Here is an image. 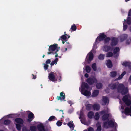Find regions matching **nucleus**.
<instances>
[{
    "instance_id": "nucleus-1",
    "label": "nucleus",
    "mask_w": 131,
    "mask_h": 131,
    "mask_svg": "<svg viewBox=\"0 0 131 131\" xmlns=\"http://www.w3.org/2000/svg\"><path fill=\"white\" fill-rule=\"evenodd\" d=\"M109 110L107 108L104 110L100 112H96L94 115V119L96 120H98L100 116H102V119L104 121V126L105 127L107 128L110 127H116L117 125L115 122L112 121L110 118V116H108V113L109 112Z\"/></svg>"
},
{
    "instance_id": "nucleus-2",
    "label": "nucleus",
    "mask_w": 131,
    "mask_h": 131,
    "mask_svg": "<svg viewBox=\"0 0 131 131\" xmlns=\"http://www.w3.org/2000/svg\"><path fill=\"white\" fill-rule=\"evenodd\" d=\"M57 46L58 45L57 44H54L50 46L49 47V52H48L47 53L49 54H56L55 57L56 58L57 57H59L60 58H61V56L62 55V54H60V52L59 50L60 48L58 47ZM58 61V58H56L54 61L51 63L50 65L51 66H52L54 64H57Z\"/></svg>"
},
{
    "instance_id": "nucleus-3",
    "label": "nucleus",
    "mask_w": 131,
    "mask_h": 131,
    "mask_svg": "<svg viewBox=\"0 0 131 131\" xmlns=\"http://www.w3.org/2000/svg\"><path fill=\"white\" fill-rule=\"evenodd\" d=\"M111 45H105L102 48V50L104 51L108 52L106 54L107 57H109L112 56L113 54L112 52V46L115 45L118 42V39L117 38H112L111 39Z\"/></svg>"
},
{
    "instance_id": "nucleus-4",
    "label": "nucleus",
    "mask_w": 131,
    "mask_h": 131,
    "mask_svg": "<svg viewBox=\"0 0 131 131\" xmlns=\"http://www.w3.org/2000/svg\"><path fill=\"white\" fill-rule=\"evenodd\" d=\"M89 86L87 83L83 82L79 88V90L82 94L86 97H89L91 93L90 90H89Z\"/></svg>"
},
{
    "instance_id": "nucleus-5",
    "label": "nucleus",
    "mask_w": 131,
    "mask_h": 131,
    "mask_svg": "<svg viewBox=\"0 0 131 131\" xmlns=\"http://www.w3.org/2000/svg\"><path fill=\"white\" fill-rule=\"evenodd\" d=\"M106 37V35L103 33H100L99 34L93 44L92 51H93L94 52H95V50L97 48V44L99 43L100 42L103 40Z\"/></svg>"
},
{
    "instance_id": "nucleus-6",
    "label": "nucleus",
    "mask_w": 131,
    "mask_h": 131,
    "mask_svg": "<svg viewBox=\"0 0 131 131\" xmlns=\"http://www.w3.org/2000/svg\"><path fill=\"white\" fill-rule=\"evenodd\" d=\"M117 91L121 93L122 94H125L128 91V89L127 88H125L123 84H120L118 86Z\"/></svg>"
},
{
    "instance_id": "nucleus-7",
    "label": "nucleus",
    "mask_w": 131,
    "mask_h": 131,
    "mask_svg": "<svg viewBox=\"0 0 131 131\" xmlns=\"http://www.w3.org/2000/svg\"><path fill=\"white\" fill-rule=\"evenodd\" d=\"M92 49L90 52L88 53L85 59V61L88 63H90L93 59V53H95V52H94V51H92Z\"/></svg>"
},
{
    "instance_id": "nucleus-8",
    "label": "nucleus",
    "mask_w": 131,
    "mask_h": 131,
    "mask_svg": "<svg viewBox=\"0 0 131 131\" xmlns=\"http://www.w3.org/2000/svg\"><path fill=\"white\" fill-rule=\"evenodd\" d=\"M122 100L127 105H129L131 104V98L129 95L124 96Z\"/></svg>"
},
{
    "instance_id": "nucleus-9",
    "label": "nucleus",
    "mask_w": 131,
    "mask_h": 131,
    "mask_svg": "<svg viewBox=\"0 0 131 131\" xmlns=\"http://www.w3.org/2000/svg\"><path fill=\"white\" fill-rule=\"evenodd\" d=\"M79 118L81 119V121L82 123L86 125H88L90 124V121H86L85 119L84 118L82 111H81V113Z\"/></svg>"
},
{
    "instance_id": "nucleus-10",
    "label": "nucleus",
    "mask_w": 131,
    "mask_h": 131,
    "mask_svg": "<svg viewBox=\"0 0 131 131\" xmlns=\"http://www.w3.org/2000/svg\"><path fill=\"white\" fill-rule=\"evenodd\" d=\"M121 109L122 112L126 114H129L131 116V105L129 107H126L124 110H123L124 109V107L122 104Z\"/></svg>"
},
{
    "instance_id": "nucleus-11",
    "label": "nucleus",
    "mask_w": 131,
    "mask_h": 131,
    "mask_svg": "<svg viewBox=\"0 0 131 131\" xmlns=\"http://www.w3.org/2000/svg\"><path fill=\"white\" fill-rule=\"evenodd\" d=\"M16 127L17 129L20 130L21 129V125L23 124V120L20 118H18L15 119Z\"/></svg>"
},
{
    "instance_id": "nucleus-12",
    "label": "nucleus",
    "mask_w": 131,
    "mask_h": 131,
    "mask_svg": "<svg viewBox=\"0 0 131 131\" xmlns=\"http://www.w3.org/2000/svg\"><path fill=\"white\" fill-rule=\"evenodd\" d=\"M48 78L49 80L53 82L56 81L58 79L57 74L53 72L50 73L49 74Z\"/></svg>"
},
{
    "instance_id": "nucleus-13",
    "label": "nucleus",
    "mask_w": 131,
    "mask_h": 131,
    "mask_svg": "<svg viewBox=\"0 0 131 131\" xmlns=\"http://www.w3.org/2000/svg\"><path fill=\"white\" fill-rule=\"evenodd\" d=\"M86 82L89 84L92 85L96 83L97 82V80L95 78H90L87 79Z\"/></svg>"
},
{
    "instance_id": "nucleus-14",
    "label": "nucleus",
    "mask_w": 131,
    "mask_h": 131,
    "mask_svg": "<svg viewBox=\"0 0 131 131\" xmlns=\"http://www.w3.org/2000/svg\"><path fill=\"white\" fill-rule=\"evenodd\" d=\"M38 131H46L43 124L42 123H40L37 126Z\"/></svg>"
},
{
    "instance_id": "nucleus-15",
    "label": "nucleus",
    "mask_w": 131,
    "mask_h": 131,
    "mask_svg": "<svg viewBox=\"0 0 131 131\" xmlns=\"http://www.w3.org/2000/svg\"><path fill=\"white\" fill-rule=\"evenodd\" d=\"M29 112L28 116V119H27V121L28 122H30L34 118V114L32 113L30 111H28Z\"/></svg>"
},
{
    "instance_id": "nucleus-16",
    "label": "nucleus",
    "mask_w": 131,
    "mask_h": 131,
    "mask_svg": "<svg viewBox=\"0 0 131 131\" xmlns=\"http://www.w3.org/2000/svg\"><path fill=\"white\" fill-rule=\"evenodd\" d=\"M108 99L107 97L103 96L102 97L101 104L103 105H105L108 103Z\"/></svg>"
},
{
    "instance_id": "nucleus-17",
    "label": "nucleus",
    "mask_w": 131,
    "mask_h": 131,
    "mask_svg": "<svg viewBox=\"0 0 131 131\" xmlns=\"http://www.w3.org/2000/svg\"><path fill=\"white\" fill-rule=\"evenodd\" d=\"M119 51V49L118 47H116L113 49L112 47V52L113 54V56L115 55L116 54L117 55Z\"/></svg>"
},
{
    "instance_id": "nucleus-18",
    "label": "nucleus",
    "mask_w": 131,
    "mask_h": 131,
    "mask_svg": "<svg viewBox=\"0 0 131 131\" xmlns=\"http://www.w3.org/2000/svg\"><path fill=\"white\" fill-rule=\"evenodd\" d=\"M85 105L86 106V108L88 110H90L93 108V105L89 104V102H88L85 103Z\"/></svg>"
},
{
    "instance_id": "nucleus-19",
    "label": "nucleus",
    "mask_w": 131,
    "mask_h": 131,
    "mask_svg": "<svg viewBox=\"0 0 131 131\" xmlns=\"http://www.w3.org/2000/svg\"><path fill=\"white\" fill-rule=\"evenodd\" d=\"M99 91L98 90H95L93 91L91 96L93 97H95L99 95Z\"/></svg>"
},
{
    "instance_id": "nucleus-20",
    "label": "nucleus",
    "mask_w": 131,
    "mask_h": 131,
    "mask_svg": "<svg viewBox=\"0 0 131 131\" xmlns=\"http://www.w3.org/2000/svg\"><path fill=\"white\" fill-rule=\"evenodd\" d=\"M58 100H64L65 98V94L62 92H61L60 93V96H57Z\"/></svg>"
},
{
    "instance_id": "nucleus-21",
    "label": "nucleus",
    "mask_w": 131,
    "mask_h": 131,
    "mask_svg": "<svg viewBox=\"0 0 131 131\" xmlns=\"http://www.w3.org/2000/svg\"><path fill=\"white\" fill-rule=\"evenodd\" d=\"M117 83H113L110 84L108 85V87L109 88L111 89H114L116 87V85Z\"/></svg>"
},
{
    "instance_id": "nucleus-22",
    "label": "nucleus",
    "mask_w": 131,
    "mask_h": 131,
    "mask_svg": "<svg viewBox=\"0 0 131 131\" xmlns=\"http://www.w3.org/2000/svg\"><path fill=\"white\" fill-rule=\"evenodd\" d=\"M106 64L107 67L108 68H111L112 66V64L111 61L110 60H107L106 61Z\"/></svg>"
},
{
    "instance_id": "nucleus-23",
    "label": "nucleus",
    "mask_w": 131,
    "mask_h": 131,
    "mask_svg": "<svg viewBox=\"0 0 131 131\" xmlns=\"http://www.w3.org/2000/svg\"><path fill=\"white\" fill-rule=\"evenodd\" d=\"M15 115V114H11L7 115L4 116L2 119H1V120H2L3 119L5 118L14 117Z\"/></svg>"
},
{
    "instance_id": "nucleus-24",
    "label": "nucleus",
    "mask_w": 131,
    "mask_h": 131,
    "mask_svg": "<svg viewBox=\"0 0 131 131\" xmlns=\"http://www.w3.org/2000/svg\"><path fill=\"white\" fill-rule=\"evenodd\" d=\"M94 114L92 111H90L88 114V116L90 118H92L94 117Z\"/></svg>"
},
{
    "instance_id": "nucleus-25",
    "label": "nucleus",
    "mask_w": 131,
    "mask_h": 131,
    "mask_svg": "<svg viewBox=\"0 0 131 131\" xmlns=\"http://www.w3.org/2000/svg\"><path fill=\"white\" fill-rule=\"evenodd\" d=\"M93 108L94 110L98 111L100 109V106L99 104H96L93 105Z\"/></svg>"
},
{
    "instance_id": "nucleus-26",
    "label": "nucleus",
    "mask_w": 131,
    "mask_h": 131,
    "mask_svg": "<svg viewBox=\"0 0 131 131\" xmlns=\"http://www.w3.org/2000/svg\"><path fill=\"white\" fill-rule=\"evenodd\" d=\"M68 125L71 128L72 130H73L74 127V124L72 121H70L68 124Z\"/></svg>"
},
{
    "instance_id": "nucleus-27",
    "label": "nucleus",
    "mask_w": 131,
    "mask_h": 131,
    "mask_svg": "<svg viewBox=\"0 0 131 131\" xmlns=\"http://www.w3.org/2000/svg\"><path fill=\"white\" fill-rule=\"evenodd\" d=\"M127 37V35L126 34L123 35L120 37V41L121 42L123 41Z\"/></svg>"
},
{
    "instance_id": "nucleus-28",
    "label": "nucleus",
    "mask_w": 131,
    "mask_h": 131,
    "mask_svg": "<svg viewBox=\"0 0 131 131\" xmlns=\"http://www.w3.org/2000/svg\"><path fill=\"white\" fill-rule=\"evenodd\" d=\"M37 129L36 127L34 125H31L30 127L29 130L30 131H36Z\"/></svg>"
},
{
    "instance_id": "nucleus-29",
    "label": "nucleus",
    "mask_w": 131,
    "mask_h": 131,
    "mask_svg": "<svg viewBox=\"0 0 131 131\" xmlns=\"http://www.w3.org/2000/svg\"><path fill=\"white\" fill-rule=\"evenodd\" d=\"M117 72L115 71H112L110 72V75L112 77H115L117 75Z\"/></svg>"
},
{
    "instance_id": "nucleus-30",
    "label": "nucleus",
    "mask_w": 131,
    "mask_h": 131,
    "mask_svg": "<svg viewBox=\"0 0 131 131\" xmlns=\"http://www.w3.org/2000/svg\"><path fill=\"white\" fill-rule=\"evenodd\" d=\"M126 71H124L123 72L121 75L119 76L118 78L117 79V80H119L122 79L123 76L126 74Z\"/></svg>"
},
{
    "instance_id": "nucleus-31",
    "label": "nucleus",
    "mask_w": 131,
    "mask_h": 131,
    "mask_svg": "<svg viewBox=\"0 0 131 131\" xmlns=\"http://www.w3.org/2000/svg\"><path fill=\"white\" fill-rule=\"evenodd\" d=\"M105 55L103 54H100L98 56L99 59L100 60H102L104 58Z\"/></svg>"
},
{
    "instance_id": "nucleus-32",
    "label": "nucleus",
    "mask_w": 131,
    "mask_h": 131,
    "mask_svg": "<svg viewBox=\"0 0 131 131\" xmlns=\"http://www.w3.org/2000/svg\"><path fill=\"white\" fill-rule=\"evenodd\" d=\"M86 71L87 72L89 73L90 72L91 68L89 66H86L85 67Z\"/></svg>"
},
{
    "instance_id": "nucleus-33",
    "label": "nucleus",
    "mask_w": 131,
    "mask_h": 131,
    "mask_svg": "<svg viewBox=\"0 0 131 131\" xmlns=\"http://www.w3.org/2000/svg\"><path fill=\"white\" fill-rule=\"evenodd\" d=\"M127 23L129 25H131V17H130L128 16L127 19Z\"/></svg>"
},
{
    "instance_id": "nucleus-34",
    "label": "nucleus",
    "mask_w": 131,
    "mask_h": 131,
    "mask_svg": "<svg viewBox=\"0 0 131 131\" xmlns=\"http://www.w3.org/2000/svg\"><path fill=\"white\" fill-rule=\"evenodd\" d=\"M66 35H67L66 34H65L64 35H62L61 37L59 39V40H60L61 39L62 40V39L63 40H66L67 39V37Z\"/></svg>"
},
{
    "instance_id": "nucleus-35",
    "label": "nucleus",
    "mask_w": 131,
    "mask_h": 131,
    "mask_svg": "<svg viewBox=\"0 0 131 131\" xmlns=\"http://www.w3.org/2000/svg\"><path fill=\"white\" fill-rule=\"evenodd\" d=\"M102 87V84L100 83H98L96 84V87L98 89H100Z\"/></svg>"
},
{
    "instance_id": "nucleus-36",
    "label": "nucleus",
    "mask_w": 131,
    "mask_h": 131,
    "mask_svg": "<svg viewBox=\"0 0 131 131\" xmlns=\"http://www.w3.org/2000/svg\"><path fill=\"white\" fill-rule=\"evenodd\" d=\"M126 20L125 19L123 23V29L124 30H125L127 28V25L126 24Z\"/></svg>"
},
{
    "instance_id": "nucleus-37",
    "label": "nucleus",
    "mask_w": 131,
    "mask_h": 131,
    "mask_svg": "<svg viewBox=\"0 0 131 131\" xmlns=\"http://www.w3.org/2000/svg\"><path fill=\"white\" fill-rule=\"evenodd\" d=\"M92 67L94 71L96 70V64L95 63H93L92 64Z\"/></svg>"
},
{
    "instance_id": "nucleus-38",
    "label": "nucleus",
    "mask_w": 131,
    "mask_h": 131,
    "mask_svg": "<svg viewBox=\"0 0 131 131\" xmlns=\"http://www.w3.org/2000/svg\"><path fill=\"white\" fill-rule=\"evenodd\" d=\"M71 29L73 31H75L77 29V28L74 24H73L71 26Z\"/></svg>"
},
{
    "instance_id": "nucleus-39",
    "label": "nucleus",
    "mask_w": 131,
    "mask_h": 131,
    "mask_svg": "<svg viewBox=\"0 0 131 131\" xmlns=\"http://www.w3.org/2000/svg\"><path fill=\"white\" fill-rule=\"evenodd\" d=\"M10 121L8 120H6L4 121V123L5 125H8L10 123Z\"/></svg>"
},
{
    "instance_id": "nucleus-40",
    "label": "nucleus",
    "mask_w": 131,
    "mask_h": 131,
    "mask_svg": "<svg viewBox=\"0 0 131 131\" xmlns=\"http://www.w3.org/2000/svg\"><path fill=\"white\" fill-rule=\"evenodd\" d=\"M55 118V116H50L48 119L49 121H52Z\"/></svg>"
},
{
    "instance_id": "nucleus-41",
    "label": "nucleus",
    "mask_w": 131,
    "mask_h": 131,
    "mask_svg": "<svg viewBox=\"0 0 131 131\" xmlns=\"http://www.w3.org/2000/svg\"><path fill=\"white\" fill-rule=\"evenodd\" d=\"M129 64V63L126 62H124L122 63V65L125 66H128Z\"/></svg>"
},
{
    "instance_id": "nucleus-42",
    "label": "nucleus",
    "mask_w": 131,
    "mask_h": 131,
    "mask_svg": "<svg viewBox=\"0 0 131 131\" xmlns=\"http://www.w3.org/2000/svg\"><path fill=\"white\" fill-rule=\"evenodd\" d=\"M94 129L93 128L91 127L87 129H85L83 131H93Z\"/></svg>"
},
{
    "instance_id": "nucleus-43",
    "label": "nucleus",
    "mask_w": 131,
    "mask_h": 131,
    "mask_svg": "<svg viewBox=\"0 0 131 131\" xmlns=\"http://www.w3.org/2000/svg\"><path fill=\"white\" fill-rule=\"evenodd\" d=\"M62 124V123L58 121L57 123V125L58 126H61Z\"/></svg>"
},
{
    "instance_id": "nucleus-44",
    "label": "nucleus",
    "mask_w": 131,
    "mask_h": 131,
    "mask_svg": "<svg viewBox=\"0 0 131 131\" xmlns=\"http://www.w3.org/2000/svg\"><path fill=\"white\" fill-rule=\"evenodd\" d=\"M110 38L108 37H107L105 39V42L106 43L108 42L110 40Z\"/></svg>"
},
{
    "instance_id": "nucleus-45",
    "label": "nucleus",
    "mask_w": 131,
    "mask_h": 131,
    "mask_svg": "<svg viewBox=\"0 0 131 131\" xmlns=\"http://www.w3.org/2000/svg\"><path fill=\"white\" fill-rule=\"evenodd\" d=\"M43 64H44V67L45 69V70H47L48 69V65L47 64H45L44 63Z\"/></svg>"
},
{
    "instance_id": "nucleus-46",
    "label": "nucleus",
    "mask_w": 131,
    "mask_h": 131,
    "mask_svg": "<svg viewBox=\"0 0 131 131\" xmlns=\"http://www.w3.org/2000/svg\"><path fill=\"white\" fill-rule=\"evenodd\" d=\"M22 131H28L26 127H23L22 129Z\"/></svg>"
},
{
    "instance_id": "nucleus-47",
    "label": "nucleus",
    "mask_w": 131,
    "mask_h": 131,
    "mask_svg": "<svg viewBox=\"0 0 131 131\" xmlns=\"http://www.w3.org/2000/svg\"><path fill=\"white\" fill-rule=\"evenodd\" d=\"M97 130H98L100 131L101 130V125H99L98 126L97 124Z\"/></svg>"
},
{
    "instance_id": "nucleus-48",
    "label": "nucleus",
    "mask_w": 131,
    "mask_h": 131,
    "mask_svg": "<svg viewBox=\"0 0 131 131\" xmlns=\"http://www.w3.org/2000/svg\"><path fill=\"white\" fill-rule=\"evenodd\" d=\"M51 62V61L50 59H48L46 61V64H49L50 62Z\"/></svg>"
},
{
    "instance_id": "nucleus-49",
    "label": "nucleus",
    "mask_w": 131,
    "mask_h": 131,
    "mask_svg": "<svg viewBox=\"0 0 131 131\" xmlns=\"http://www.w3.org/2000/svg\"><path fill=\"white\" fill-rule=\"evenodd\" d=\"M128 17L131 16V8L129 10L128 14Z\"/></svg>"
},
{
    "instance_id": "nucleus-50",
    "label": "nucleus",
    "mask_w": 131,
    "mask_h": 131,
    "mask_svg": "<svg viewBox=\"0 0 131 131\" xmlns=\"http://www.w3.org/2000/svg\"><path fill=\"white\" fill-rule=\"evenodd\" d=\"M68 103L70 104H73V102L71 101H68Z\"/></svg>"
},
{
    "instance_id": "nucleus-51",
    "label": "nucleus",
    "mask_w": 131,
    "mask_h": 131,
    "mask_svg": "<svg viewBox=\"0 0 131 131\" xmlns=\"http://www.w3.org/2000/svg\"><path fill=\"white\" fill-rule=\"evenodd\" d=\"M129 82L131 84V74L130 75L129 79Z\"/></svg>"
},
{
    "instance_id": "nucleus-52",
    "label": "nucleus",
    "mask_w": 131,
    "mask_h": 131,
    "mask_svg": "<svg viewBox=\"0 0 131 131\" xmlns=\"http://www.w3.org/2000/svg\"><path fill=\"white\" fill-rule=\"evenodd\" d=\"M84 76L86 78H88V77L89 76L88 74L87 73H86L84 75Z\"/></svg>"
},
{
    "instance_id": "nucleus-53",
    "label": "nucleus",
    "mask_w": 131,
    "mask_h": 131,
    "mask_svg": "<svg viewBox=\"0 0 131 131\" xmlns=\"http://www.w3.org/2000/svg\"><path fill=\"white\" fill-rule=\"evenodd\" d=\"M58 78L59 81H61V78L60 76Z\"/></svg>"
},
{
    "instance_id": "nucleus-54",
    "label": "nucleus",
    "mask_w": 131,
    "mask_h": 131,
    "mask_svg": "<svg viewBox=\"0 0 131 131\" xmlns=\"http://www.w3.org/2000/svg\"><path fill=\"white\" fill-rule=\"evenodd\" d=\"M130 43V41L128 40L126 42V43L127 44H129Z\"/></svg>"
},
{
    "instance_id": "nucleus-55",
    "label": "nucleus",
    "mask_w": 131,
    "mask_h": 131,
    "mask_svg": "<svg viewBox=\"0 0 131 131\" xmlns=\"http://www.w3.org/2000/svg\"><path fill=\"white\" fill-rule=\"evenodd\" d=\"M32 75L33 76V79H36V76H34L33 74H32Z\"/></svg>"
},
{
    "instance_id": "nucleus-56",
    "label": "nucleus",
    "mask_w": 131,
    "mask_h": 131,
    "mask_svg": "<svg viewBox=\"0 0 131 131\" xmlns=\"http://www.w3.org/2000/svg\"><path fill=\"white\" fill-rule=\"evenodd\" d=\"M63 124H64V125H66V123H63Z\"/></svg>"
},
{
    "instance_id": "nucleus-57",
    "label": "nucleus",
    "mask_w": 131,
    "mask_h": 131,
    "mask_svg": "<svg viewBox=\"0 0 131 131\" xmlns=\"http://www.w3.org/2000/svg\"><path fill=\"white\" fill-rule=\"evenodd\" d=\"M67 36H68V38H69V37H70V36H68V35H67Z\"/></svg>"
},
{
    "instance_id": "nucleus-58",
    "label": "nucleus",
    "mask_w": 131,
    "mask_h": 131,
    "mask_svg": "<svg viewBox=\"0 0 131 131\" xmlns=\"http://www.w3.org/2000/svg\"><path fill=\"white\" fill-rule=\"evenodd\" d=\"M45 57V55H43V56H42V57L43 58H44Z\"/></svg>"
},
{
    "instance_id": "nucleus-59",
    "label": "nucleus",
    "mask_w": 131,
    "mask_h": 131,
    "mask_svg": "<svg viewBox=\"0 0 131 131\" xmlns=\"http://www.w3.org/2000/svg\"><path fill=\"white\" fill-rule=\"evenodd\" d=\"M64 41H62V43L63 44H64Z\"/></svg>"
},
{
    "instance_id": "nucleus-60",
    "label": "nucleus",
    "mask_w": 131,
    "mask_h": 131,
    "mask_svg": "<svg viewBox=\"0 0 131 131\" xmlns=\"http://www.w3.org/2000/svg\"><path fill=\"white\" fill-rule=\"evenodd\" d=\"M67 50V48H66V50Z\"/></svg>"
},
{
    "instance_id": "nucleus-61",
    "label": "nucleus",
    "mask_w": 131,
    "mask_h": 131,
    "mask_svg": "<svg viewBox=\"0 0 131 131\" xmlns=\"http://www.w3.org/2000/svg\"><path fill=\"white\" fill-rule=\"evenodd\" d=\"M130 31H131V28L130 29Z\"/></svg>"
},
{
    "instance_id": "nucleus-62",
    "label": "nucleus",
    "mask_w": 131,
    "mask_h": 131,
    "mask_svg": "<svg viewBox=\"0 0 131 131\" xmlns=\"http://www.w3.org/2000/svg\"><path fill=\"white\" fill-rule=\"evenodd\" d=\"M0 131H3V130H0Z\"/></svg>"
},
{
    "instance_id": "nucleus-63",
    "label": "nucleus",
    "mask_w": 131,
    "mask_h": 131,
    "mask_svg": "<svg viewBox=\"0 0 131 131\" xmlns=\"http://www.w3.org/2000/svg\"><path fill=\"white\" fill-rule=\"evenodd\" d=\"M120 104H121V102H120Z\"/></svg>"
},
{
    "instance_id": "nucleus-64",
    "label": "nucleus",
    "mask_w": 131,
    "mask_h": 131,
    "mask_svg": "<svg viewBox=\"0 0 131 131\" xmlns=\"http://www.w3.org/2000/svg\"><path fill=\"white\" fill-rule=\"evenodd\" d=\"M105 91H106V92H107L106 91V90H105Z\"/></svg>"
}]
</instances>
